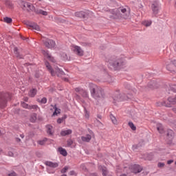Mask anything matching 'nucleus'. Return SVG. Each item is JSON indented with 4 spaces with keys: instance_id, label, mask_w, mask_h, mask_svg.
<instances>
[{
    "instance_id": "obj_1",
    "label": "nucleus",
    "mask_w": 176,
    "mask_h": 176,
    "mask_svg": "<svg viewBox=\"0 0 176 176\" xmlns=\"http://www.w3.org/2000/svg\"><path fill=\"white\" fill-rule=\"evenodd\" d=\"M106 62L107 63L109 68L114 69V71H118V69L126 67V60L119 56H113L107 58Z\"/></svg>"
},
{
    "instance_id": "obj_2",
    "label": "nucleus",
    "mask_w": 176,
    "mask_h": 176,
    "mask_svg": "<svg viewBox=\"0 0 176 176\" xmlns=\"http://www.w3.org/2000/svg\"><path fill=\"white\" fill-rule=\"evenodd\" d=\"M88 87L90 90L91 96L94 100L101 101L105 98V94L104 93V89H102V88L91 82L89 83Z\"/></svg>"
},
{
    "instance_id": "obj_3",
    "label": "nucleus",
    "mask_w": 176,
    "mask_h": 176,
    "mask_svg": "<svg viewBox=\"0 0 176 176\" xmlns=\"http://www.w3.org/2000/svg\"><path fill=\"white\" fill-rule=\"evenodd\" d=\"M110 19L115 20L116 19H129L130 17V10L127 9L120 7L119 8H115L110 11L109 14Z\"/></svg>"
},
{
    "instance_id": "obj_4",
    "label": "nucleus",
    "mask_w": 176,
    "mask_h": 176,
    "mask_svg": "<svg viewBox=\"0 0 176 176\" xmlns=\"http://www.w3.org/2000/svg\"><path fill=\"white\" fill-rule=\"evenodd\" d=\"M45 64L46 68L48 69L49 72H50L52 76H55L56 75H57L58 78H62L63 80H65V82H68V78L63 77L65 75V73L64 72V71H63V69L58 68V67H55L54 72V70H53V68L52 67V65H50V63H49L47 61H45Z\"/></svg>"
},
{
    "instance_id": "obj_5",
    "label": "nucleus",
    "mask_w": 176,
    "mask_h": 176,
    "mask_svg": "<svg viewBox=\"0 0 176 176\" xmlns=\"http://www.w3.org/2000/svg\"><path fill=\"white\" fill-rule=\"evenodd\" d=\"M129 98H130L129 96H124V94H120V92L117 91L113 96V104H116L117 102H120V101L129 100Z\"/></svg>"
},
{
    "instance_id": "obj_6",
    "label": "nucleus",
    "mask_w": 176,
    "mask_h": 176,
    "mask_svg": "<svg viewBox=\"0 0 176 176\" xmlns=\"http://www.w3.org/2000/svg\"><path fill=\"white\" fill-rule=\"evenodd\" d=\"M19 6L23 10H28V12H34L35 10V6L28 2L21 1L19 2Z\"/></svg>"
},
{
    "instance_id": "obj_7",
    "label": "nucleus",
    "mask_w": 176,
    "mask_h": 176,
    "mask_svg": "<svg viewBox=\"0 0 176 176\" xmlns=\"http://www.w3.org/2000/svg\"><path fill=\"white\" fill-rule=\"evenodd\" d=\"M10 100V94L0 92V108L6 107V101Z\"/></svg>"
},
{
    "instance_id": "obj_8",
    "label": "nucleus",
    "mask_w": 176,
    "mask_h": 176,
    "mask_svg": "<svg viewBox=\"0 0 176 176\" xmlns=\"http://www.w3.org/2000/svg\"><path fill=\"white\" fill-rule=\"evenodd\" d=\"M43 43L47 49H54L56 47V41L52 39L43 38Z\"/></svg>"
},
{
    "instance_id": "obj_9",
    "label": "nucleus",
    "mask_w": 176,
    "mask_h": 176,
    "mask_svg": "<svg viewBox=\"0 0 176 176\" xmlns=\"http://www.w3.org/2000/svg\"><path fill=\"white\" fill-rule=\"evenodd\" d=\"M91 13L89 10L86 11H80L75 13L76 17H80V19H87V16H89Z\"/></svg>"
},
{
    "instance_id": "obj_10",
    "label": "nucleus",
    "mask_w": 176,
    "mask_h": 176,
    "mask_svg": "<svg viewBox=\"0 0 176 176\" xmlns=\"http://www.w3.org/2000/svg\"><path fill=\"white\" fill-rule=\"evenodd\" d=\"M72 50L74 51L77 56H82L84 54L83 50H82V47L78 46V45H72Z\"/></svg>"
},
{
    "instance_id": "obj_11",
    "label": "nucleus",
    "mask_w": 176,
    "mask_h": 176,
    "mask_svg": "<svg viewBox=\"0 0 176 176\" xmlns=\"http://www.w3.org/2000/svg\"><path fill=\"white\" fill-rule=\"evenodd\" d=\"M75 91L76 93H79V94H80L83 98H89V92H87V91L80 87H77L75 88Z\"/></svg>"
},
{
    "instance_id": "obj_12",
    "label": "nucleus",
    "mask_w": 176,
    "mask_h": 176,
    "mask_svg": "<svg viewBox=\"0 0 176 176\" xmlns=\"http://www.w3.org/2000/svg\"><path fill=\"white\" fill-rule=\"evenodd\" d=\"M27 27H30V28H32V30H35V31H41V28L38 24H36L34 22H26Z\"/></svg>"
},
{
    "instance_id": "obj_13",
    "label": "nucleus",
    "mask_w": 176,
    "mask_h": 176,
    "mask_svg": "<svg viewBox=\"0 0 176 176\" xmlns=\"http://www.w3.org/2000/svg\"><path fill=\"white\" fill-rule=\"evenodd\" d=\"M42 53L45 57H46L51 63H56V58L53 57L50 53L49 51L42 50Z\"/></svg>"
},
{
    "instance_id": "obj_14",
    "label": "nucleus",
    "mask_w": 176,
    "mask_h": 176,
    "mask_svg": "<svg viewBox=\"0 0 176 176\" xmlns=\"http://www.w3.org/2000/svg\"><path fill=\"white\" fill-rule=\"evenodd\" d=\"M151 9L153 10V14L156 16L159 13V4L157 2H154L152 3Z\"/></svg>"
},
{
    "instance_id": "obj_15",
    "label": "nucleus",
    "mask_w": 176,
    "mask_h": 176,
    "mask_svg": "<svg viewBox=\"0 0 176 176\" xmlns=\"http://www.w3.org/2000/svg\"><path fill=\"white\" fill-rule=\"evenodd\" d=\"M141 171H142V168L141 166L138 164H135L133 166V173H134V174H138V173H141Z\"/></svg>"
},
{
    "instance_id": "obj_16",
    "label": "nucleus",
    "mask_w": 176,
    "mask_h": 176,
    "mask_svg": "<svg viewBox=\"0 0 176 176\" xmlns=\"http://www.w3.org/2000/svg\"><path fill=\"white\" fill-rule=\"evenodd\" d=\"M46 129L48 135H50L51 137H52V135H54V130L53 129V126L48 124L46 126Z\"/></svg>"
},
{
    "instance_id": "obj_17",
    "label": "nucleus",
    "mask_w": 176,
    "mask_h": 176,
    "mask_svg": "<svg viewBox=\"0 0 176 176\" xmlns=\"http://www.w3.org/2000/svg\"><path fill=\"white\" fill-rule=\"evenodd\" d=\"M166 136L169 141H173V138H174V131L171 129H168Z\"/></svg>"
},
{
    "instance_id": "obj_18",
    "label": "nucleus",
    "mask_w": 176,
    "mask_h": 176,
    "mask_svg": "<svg viewBox=\"0 0 176 176\" xmlns=\"http://www.w3.org/2000/svg\"><path fill=\"white\" fill-rule=\"evenodd\" d=\"M46 166L51 167L52 168H57L58 167V163L47 161L45 162Z\"/></svg>"
},
{
    "instance_id": "obj_19",
    "label": "nucleus",
    "mask_w": 176,
    "mask_h": 176,
    "mask_svg": "<svg viewBox=\"0 0 176 176\" xmlns=\"http://www.w3.org/2000/svg\"><path fill=\"white\" fill-rule=\"evenodd\" d=\"M57 152L60 153V155H62V156H64V157L68 155V153H67V150H65V148L63 147H58L57 148Z\"/></svg>"
},
{
    "instance_id": "obj_20",
    "label": "nucleus",
    "mask_w": 176,
    "mask_h": 176,
    "mask_svg": "<svg viewBox=\"0 0 176 176\" xmlns=\"http://www.w3.org/2000/svg\"><path fill=\"white\" fill-rule=\"evenodd\" d=\"M70 134H72V130L71 129L62 130L60 131V135L62 137H65V135H69Z\"/></svg>"
},
{
    "instance_id": "obj_21",
    "label": "nucleus",
    "mask_w": 176,
    "mask_h": 176,
    "mask_svg": "<svg viewBox=\"0 0 176 176\" xmlns=\"http://www.w3.org/2000/svg\"><path fill=\"white\" fill-rule=\"evenodd\" d=\"M91 140V135L89 134H87L85 136L81 137V140L82 142H90Z\"/></svg>"
},
{
    "instance_id": "obj_22",
    "label": "nucleus",
    "mask_w": 176,
    "mask_h": 176,
    "mask_svg": "<svg viewBox=\"0 0 176 176\" xmlns=\"http://www.w3.org/2000/svg\"><path fill=\"white\" fill-rule=\"evenodd\" d=\"M51 107H53L54 111L52 114V116H57L58 113H61V109L57 108L56 105L52 104Z\"/></svg>"
},
{
    "instance_id": "obj_23",
    "label": "nucleus",
    "mask_w": 176,
    "mask_h": 176,
    "mask_svg": "<svg viewBox=\"0 0 176 176\" xmlns=\"http://www.w3.org/2000/svg\"><path fill=\"white\" fill-rule=\"evenodd\" d=\"M34 12L36 13V14H42L43 16H47V12L44 11L43 10H34Z\"/></svg>"
},
{
    "instance_id": "obj_24",
    "label": "nucleus",
    "mask_w": 176,
    "mask_h": 176,
    "mask_svg": "<svg viewBox=\"0 0 176 176\" xmlns=\"http://www.w3.org/2000/svg\"><path fill=\"white\" fill-rule=\"evenodd\" d=\"M157 130L159 131L160 134L164 133V129H163V125H162V124H158L157 125Z\"/></svg>"
},
{
    "instance_id": "obj_25",
    "label": "nucleus",
    "mask_w": 176,
    "mask_h": 176,
    "mask_svg": "<svg viewBox=\"0 0 176 176\" xmlns=\"http://www.w3.org/2000/svg\"><path fill=\"white\" fill-rule=\"evenodd\" d=\"M37 90L36 89L34 88L32 89H31L29 92V96L30 97H34L35 96H36V93H37Z\"/></svg>"
},
{
    "instance_id": "obj_26",
    "label": "nucleus",
    "mask_w": 176,
    "mask_h": 176,
    "mask_svg": "<svg viewBox=\"0 0 176 176\" xmlns=\"http://www.w3.org/2000/svg\"><path fill=\"white\" fill-rule=\"evenodd\" d=\"M36 113H34L30 116V120L32 123H35L36 122Z\"/></svg>"
},
{
    "instance_id": "obj_27",
    "label": "nucleus",
    "mask_w": 176,
    "mask_h": 176,
    "mask_svg": "<svg viewBox=\"0 0 176 176\" xmlns=\"http://www.w3.org/2000/svg\"><path fill=\"white\" fill-rule=\"evenodd\" d=\"M14 53L18 58H23V56H21L20 54H19V48H17L16 47L14 48Z\"/></svg>"
},
{
    "instance_id": "obj_28",
    "label": "nucleus",
    "mask_w": 176,
    "mask_h": 176,
    "mask_svg": "<svg viewBox=\"0 0 176 176\" xmlns=\"http://www.w3.org/2000/svg\"><path fill=\"white\" fill-rule=\"evenodd\" d=\"M168 101L173 105L176 104V96L175 97H169Z\"/></svg>"
},
{
    "instance_id": "obj_29",
    "label": "nucleus",
    "mask_w": 176,
    "mask_h": 176,
    "mask_svg": "<svg viewBox=\"0 0 176 176\" xmlns=\"http://www.w3.org/2000/svg\"><path fill=\"white\" fill-rule=\"evenodd\" d=\"M143 25H145V27H151L152 25V21L151 20H147L144 21L142 22Z\"/></svg>"
},
{
    "instance_id": "obj_30",
    "label": "nucleus",
    "mask_w": 176,
    "mask_h": 176,
    "mask_svg": "<svg viewBox=\"0 0 176 176\" xmlns=\"http://www.w3.org/2000/svg\"><path fill=\"white\" fill-rule=\"evenodd\" d=\"M28 109H35L36 111H41V108H39V107H38V105L36 104L29 105Z\"/></svg>"
},
{
    "instance_id": "obj_31",
    "label": "nucleus",
    "mask_w": 176,
    "mask_h": 176,
    "mask_svg": "<svg viewBox=\"0 0 176 176\" xmlns=\"http://www.w3.org/2000/svg\"><path fill=\"white\" fill-rule=\"evenodd\" d=\"M110 119L113 124H118V120H116V118L113 115H110Z\"/></svg>"
},
{
    "instance_id": "obj_32",
    "label": "nucleus",
    "mask_w": 176,
    "mask_h": 176,
    "mask_svg": "<svg viewBox=\"0 0 176 176\" xmlns=\"http://www.w3.org/2000/svg\"><path fill=\"white\" fill-rule=\"evenodd\" d=\"M128 126H129V127L131 129V130H133V131H135V130H137V127L135 126V125H134V123H133V122H129L128 123Z\"/></svg>"
},
{
    "instance_id": "obj_33",
    "label": "nucleus",
    "mask_w": 176,
    "mask_h": 176,
    "mask_svg": "<svg viewBox=\"0 0 176 176\" xmlns=\"http://www.w3.org/2000/svg\"><path fill=\"white\" fill-rule=\"evenodd\" d=\"M61 57H62V59L64 60V61H68L69 60V59L68 58V55H67V54L65 53H63L61 54Z\"/></svg>"
},
{
    "instance_id": "obj_34",
    "label": "nucleus",
    "mask_w": 176,
    "mask_h": 176,
    "mask_svg": "<svg viewBox=\"0 0 176 176\" xmlns=\"http://www.w3.org/2000/svg\"><path fill=\"white\" fill-rule=\"evenodd\" d=\"M4 22L7 23L8 24H10L12 23V18L6 16L3 18Z\"/></svg>"
},
{
    "instance_id": "obj_35",
    "label": "nucleus",
    "mask_w": 176,
    "mask_h": 176,
    "mask_svg": "<svg viewBox=\"0 0 176 176\" xmlns=\"http://www.w3.org/2000/svg\"><path fill=\"white\" fill-rule=\"evenodd\" d=\"M21 105L23 107V108H25V109H29L30 108V105L25 102H21Z\"/></svg>"
},
{
    "instance_id": "obj_36",
    "label": "nucleus",
    "mask_w": 176,
    "mask_h": 176,
    "mask_svg": "<svg viewBox=\"0 0 176 176\" xmlns=\"http://www.w3.org/2000/svg\"><path fill=\"white\" fill-rule=\"evenodd\" d=\"M37 101L41 104H46V102H47V98L44 97L41 100H38Z\"/></svg>"
},
{
    "instance_id": "obj_37",
    "label": "nucleus",
    "mask_w": 176,
    "mask_h": 176,
    "mask_svg": "<svg viewBox=\"0 0 176 176\" xmlns=\"http://www.w3.org/2000/svg\"><path fill=\"white\" fill-rule=\"evenodd\" d=\"M102 173L103 176L108 175V170L107 169V168H102Z\"/></svg>"
},
{
    "instance_id": "obj_38",
    "label": "nucleus",
    "mask_w": 176,
    "mask_h": 176,
    "mask_svg": "<svg viewBox=\"0 0 176 176\" xmlns=\"http://www.w3.org/2000/svg\"><path fill=\"white\" fill-rule=\"evenodd\" d=\"M69 168V167L68 166H65L63 169H61L60 173L61 174H65V173H67V171H68V169Z\"/></svg>"
},
{
    "instance_id": "obj_39",
    "label": "nucleus",
    "mask_w": 176,
    "mask_h": 176,
    "mask_svg": "<svg viewBox=\"0 0 176 176\" xmlns=\"http://www.w3.org/2000/svg\"><path fill=\"white\" fill-rule=\"evenodd\" d=\"M67 117H62V118H58V120H57V123L58 124H61V123H63V122H64V120H65V119Z\"/></svg>"
},
{
    "instance_id": "obj_40",
    "label": "nucleus",
    "mask_w": 176,
    "mask_h": 176,
    "mask_svg": "<svg viewBox=\"0 0 176 176\" xmlns=\"http://www.w3.org/2000/svg\"><path fill=\"white\" fill-rule=\"evenodd\" d=\"M47 141V139L45 138L43 140H40L38 142V145H45V142Z\"/></svg>"
},
{
    "instance_id": "obj_41",
    "label": "nucleus",
    "mask_w": 176,
    "mask_h": 176,
    "mask_svg": "<svg viewBox=\"0 0 176 176\" xmlns=\"http://www.w3.org/2000/svg\"><path fill=\"white\" fill-rule=\"evenodd\" d=\"M76 100H78V101H80L81 102L85 104V100L80 99V96L79 95L76 94Z\"/></svg>"
},
{
    "instance_id": "obj_42",
    "label": "nucleus",
    "mask_w": 176,
    "mask_h": 176,
    "mask_svg": "<svg viewBox=\"0 0 176 176\" xmlns=\"http://www.w3.org/2000/svg\"><path fill=\"white\" fill-rule=\"evenodd\" d=\"M67 146H71L74 144V142L72 140H67Z\"/></svg>"
},
{
    "instance_id": "obj_43",
    "label": "nucleus",
    "mask_w": 176,
    "mask_h": 176,
    "mask_svg": "<svg viewBox=\"0 0 176 176\" xmlns=\"http://www.w3.org/2000/svg\"><path fill=\"white\" fill-rule=\"evenodd\" d=\"M153 86H155V82H151L148 84V87H150V89H153Z\"/></svg>"
},
{
    "instance_id": "obj_44",
    "label": "nucleus",
    "mask_w": 176,
    "mask_h": 176,
    "mask_svg": "<svg viewBox=\"0 0 176 176\" xmlns=\"http://www.w3.org/2000/svg\"><path fill=\"white\" fill-rule=\"evenodd\" d=\"M84 111H85V118L87 119H89V113H87V110L86 109V107H84Z\"/></svg>"
},
{
    "instance_id": "obj_45",
    "label": "nucleus",
    "mask_w": 176,
    "mask_h": 176,
    "mask_svg": "<svg viewBox=\"0 0 176 176\" xmlns=\"http://www.w3.org/2000/svg\"><path fill=\"white\" fill-rule=\"evenodd\" d=\"M8 156H10V157H13L14 156V154L12 151H9L8 153Z\"/></svg>"
},
{
    "instance_id": "obj_46",
    "label": "nucleus",
    "mask_w": 176,
    "mask_h": 176,
    "mask_svg": "<svg viewBox=\"0 0 176 176\" xmlns=\"http://www.w3.org/2000/svg\"><path fill=\"white\" fill-rule=\"evenodd\" d=\"M107 78H109L108 80H107V82H109V83L112 82V80H111V79H112V77H111V76L109 75H107Z\"/></svg>"
},
{
    "instance_id": "obj_47",
    "label": "nucleus",
    "mask_w": 176,
    "mask_h": 176,
    "mask_svg": "<svg viewBox=\"0 0 176 176\" xmlns=\"http://www.w3.org/2000/svg\"><path fill=\"white\" fill-rule=\"evenodd\" d=\"M157 166H158V167H160V168L164 167V163H163V162H159Z\"/></svg>"
},
{
    "instance_id": "obj_48",
    "label": "nucleus",
    "mask_w": 176,
    "mask_h": 176,
    "mask_svg": "<svg viewBox=\"0 0 176 176\" xmlns=\"http://www.w3.org/2000/svg\"><path fill=\"white\" fill-rule=\"evenodd\" d=\"M16 173L14 171L11 172L8 175V176H16Z\"/></svg>"
},
{
    "instance_id": "obj_49",
    "label": "nucleus",
    "mask_w": 176,
    "mask_h": 176,
    "mask_svg": "<svg viewBox=\"0 0 176 176\" xmlns=\"http://www.w3.org/2000/svg\"><path fill=\"white\" fill-rule=\"evenodd\" d=\"M80 168H82V170H86V165H85V164H81Z\"/></svg>"
},
{
    "instance_id": "obj_50",
    "label": "nucleus",
    "mask_w": 176,
    "mask_h": 176,
    "mask_svg": "<svg viewBox=\"0 0 176 176\" xmlns=\"http://www.w3.org/2000/svg\"><path fill=\"white\" fill-rule=\"evenodd\" d=\"M170 64H173V65H175V67H176V60H170Z\"/></svg>"
},
{
    "instance_id": "obj_51",
    "label": "nucleus",
    "mask_w": 176,
    "mask_h": 176,
    "mask_svg": "<svg viewBox=\"0 0 176 176\" xmlns=\"http://www.w3.org/2000/svg\"><path fill=\"white\" fill-rule=\"evenodd\" d=\"M15 141L16 142H21V139H20V138H15Z\"/></svg>"
},
{
    "instance_id": "obj_52",
    "label": "nucleus",
    "mask_w": 176,
    "mask_h": 176,
    "mask_svg": "<svg viewBox=\"0 0 176 176\" xmlns=\"http://www.w3.org/2000/svg\"><path fill=\"white\" fill-rule=\"evenodd\" d=\"M169 65L170 64H168V63H166V69H168V71H171V69H170V68L168 67Z\"/></svg>"
},
{
    "instance_id": "obj_53",
    "label": "nucleus",
    "mask_w": 176,
    "mask_h": 176,
    "mask_svg": "<svg viewBox=\"0 0 176 176\" xmlns=\"http://www.w3.org/2000/svg\"><path fill=\"white\" fill-rule=\"evenodd\" d=\"M173 162H174V160H170L167 161V164H171V163H173Z\"/></svg>"
},
{
    "instance_id": "obj_54",
    "label": "nucleus",
    "mask_w": 176,
    "mask_h": 176,
    "mask_svg": "<svg viewBox=\"0 0 176 176\" xmlns=\"http://www.w3.org/2000/svg\"><path fill=\"white\" fill-rule=\"evenodd\" d=\"M69 175H75V170H71L69 172Z\"/></svg>"
},
{
    "instance_id": "obj_55",
    "label": "nucleus",
    "mask_w": 176,
    "mask_h": 176,
    "mask_svg": "<svg viewBox=\"0 0 176 176\" xmlns=\"http://www.w3.org/2000/svg\"><path fill=\"white\" fill-rule=\"evenodd\" d=\"M23 101H25V102H28V97H24Z\"/></svg>"
},
{
    "instance_id": "obj_56",
    "label": "nucleus",
    "mask_w": 176,
    "mask_h": 176,
    "mask_svg": "<svg viewBox=\"0 0 176 176\" xmlns=\"http://www.w3.org/2000/svg\"><path fill=\"white\" fill-rule=\"evenodd\" d=\"M132 148L133 149V151H134L135 149H137V146L133 145V146H132Z\"/></svg>"
},
{
    "instance_id": "obj_57",
    "label": "nucleus",
    "mask_w": 176,
    "mask_h": 176,
    "mask_svg": "<svg viewBox=\"0 0 176 176\" xmlns=\"http://www.w3.org/2000/svg\"><path fill=\"white\" fill-rule=\"evenodd\" d=\"M173 89H174V90H173L174 93H176V85H175Z\"/></svg>"
},
{
    "instance_id": "obj_58",
    "label": "nucleus",
    "mask_w": 176,
    "mask_h": 176,
    "mask_svg": "<svg viewBox=\"0 0 176 176\" xmlns=\"http://www.w3.org/2000/svg\"><path fill=\"white\" fill-rule=\"evenodd\" d=\"M20 137H21V138H24V137H25V136H24V134H23V133L21 134V135H20Z\"/></svg>"
},
{
    "instance_id": "obj_59",
    "label": "nucleus",
    "mask_w": 176,
    "mask_h": 176,
    "mask_svg": "<svg viewBox=\"0 0 176 176\" xmlns=\"http://www.w3.org/2000/svg\"><path fill=\"white\" fill-rule=\"evenodd\" d=\"M173 112H174L175 113H176V108H173Z\"/></svg>"
},
{
    "instance_id": "obj_60",
    "label": "nucleus",
    "mask_w": 176,
    "mask_h": 176,
    "mask_svg": "<svg viewBox=\"0 0 176 176\" xmlns=\"http://www.w3.org/2000/svg\"><path fill=\"white\" fill-rule=\"evenodd\" d=\"M120 176H127V175L123 173V174H121Z\"/></svg>"
},
{
    "instance_id": "obj_61",
    "label": "nucleus",
    "mask_w": 176,
    "mask_h": 176,
    "mask_svg": "<svg viewBox=\"0 0 176 176\" xmlns=\"http://www.w3.org/2000/svg\"><path fill=\"white\" fill-rule=\"evenodd\" d=\"M21 38L23 40V41H25V37H21Z\"/></svg>"
},
{
    "instance_id": "obj_62",
    "label": "nucleus",
    "mask_w": 176,
    "mask_h": 176,
    "mask_svg": "<svg viewBox=\"0 0 176 176\" xmlns=\"http://www.w3.org/2000/svg\"><path fill=\"white\" fill-rule=\"evenodd\" d=\"M98 119H101V116H98Z\"/></svg>"
},
{
    "instance_id": "obj_63",
    "label": "nucleus",
    "mask_w": 176,
    "mask_h": 176,
    "mask_svg": "<svg viewBox=\"0 0 176 176\" xmlns=\"http://www.w3.org/2000/svg\"><path fill=\"white\" fill-rule=\"evenodd\" d=\"M3 151L2 148H0V153H2Z\"/></svg>"
},
{
    "instance_id": "obj_64",
    "label": "nucleus",
    "mask_w": 176,
    "mask_h": 176,
    "mask_svg": "<svg viewBox=\"0 0 176 176\" xmlns=\"http://www.w3.org/2000/svg\"><path fill=\"white\" fill-rule=\"evenodd\" d=\"M175 8H176V0L175 1Z\"/></svg>"
}]
</instances>
